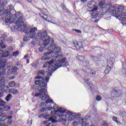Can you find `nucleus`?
Returning <instances> with one entry per match:
<instances>
[{
  "instance_id": "nucleus-7",
  "label": "nucleus",
  "mask_w": 126,
  "mask_h": 126,
  "mask_svg": "<svg viewBox=\"0 0 126 126\" xmlns=\"http://www.w3.org/2000/svg\"><path fill=\"white\" fill-rule=\"evenodd\" d=\"M44 87L36 86L35 88L36 94H34L35 97H39L42 101H45L46 104H51L54 103L53 100L50 99V96L47 95V89H43Z\"/></svg>"
},
{
  "instance_id": "nucleus-40",
  "label": "nucleus",
  "mask_w": 126,
  "mask_h": 126,
  "mask_svg": "<svg viewBox=\"0 0 126 126\" xmlns=\"http://www.w3.org/2000/svg\"><path fill=\"white\" fill-rule=\"evenodd\" d=\"M96 101H98V102L101 101L102 100V97H101V95H97L96 97Z\"/></svg>"
},
{
  "instance_id": "nucleus-43",
  "label": "nucleus",
  "mask_w": 126,
  "mask_h": 126,
  "mask_svg": "<svg viewBox=\"0 0 126 126\" xmlns=\"http://www.w3.org/2000/svg\"><path fill=\"white\" fill-rule=\"evenodd\" d=\"M13 41V40L12 39V38H11V37H9L7 40V43H12Z\"/></svg>"
},
{
  "instance_id": "nucleus-5",
  "label": "nucleus",
  "mask_w": 126,
  "mask_h": 126,
  "mask_svg": "<svg viewBox=\"0 0 126 126\" xmlns=\"http://www.w3.org/2000/svg\"><path fill=\"white\" fill-rule=\"evenodd\" d=\"M124 10H126V6L124 5H118L115 6H110L107 9V11L111 13L112 16H115V14H118L121 12L120 14L116 17L121 22L123 25H125L126 24V12H124Z\"/></svg>"
},
{
  "instance_id": "nucleus-11",
  "label": "nucleus",
  "mask_w": 126,
  "mask_h": 126,
  "mask_svg": "<svg viewBox=\"0 0 126 126\" xmlns=\"http://www.w3.org/2000/svg\"><path fill=\"white\" fill-rule=\"evenodd\" d=\"M98 10V7H96L93 9L91 10L92 13V18L93 19L95 18H97L98 17V15H99V17H106L107 16V11H103V10H100L98 12V14L97 13V10Z\"/></svg>"
},
{
  "instance_id": "nucleus-64",
  "label": "nucleus",
  "mask_w": 126,
  "mask_h": 126,
  "mask_svg": "<svg viewBox=\"0 0 126 126\" xmlns=\"http://www.w3.org/2000/svg\"><path fill=\"white\" fill-rule=\"evenodd\" d=\"M39 9V10H40V11H43V9L40 8V9Z\"/></svg>"
},
{
  "instance_id": "nucleus-29",
  "label": "nucleus",
  "mask_w": 126,
  "mask_h": 126,
  "mask_svg": "<svg viewBox=\"0 0 126 126\" xmlns=\"http://www.w3.org/2000/svg\"><path fill=\"white\" fill-rule=\"evenodd\" d=\"M7 37V35L5 34H4L2 37H0V43L3 45V41L5 40V38Z\"/></svg>"
},
{
  "instance_id": "nucleus-45",
  "label": "nucleus",
  "mask_w": 126,
  "mask_h": 126,
  "mask_svg": "<svg viewBox=\"0 0 126 126\" xmlns=\"http://www.w3.org/2000/svg\"><path fill=\"white\" fill-rule=\"evenodd\" d=\"M8 49L9 50V51H10L11 52L12 51H13V47H12V46H9L8 47Z\"/></svg>"
},
{
  "instance_id": "nucleus-8",
  "label": "nucleus",
  "mask_w": 126,
  "mask_h": 126,
  "mask_svg": "<svg viewBox=\"0 0 126 126\" xmlns=\"http://www.w3.org/2000/svg\"><path fill=\"white\" fill-rule=\"evenodd\" d=\"M25 30H22L24 31L25 34H27L24 36L23 41L25 42H28L30 39H33L35 37L36 35V32L37 31V28H28L27 29H24Z\"/></svg>"
},
{
  "instance_id": "nucleus-12",
  "label": "nucleus",
  "mask_w": 126,
  "mask_h": 126,
  "mask_svg": "<svg viewBox=\"0 0 126 126\" xmlns=\"http://www.w3.org/2000/svg\"><path fill=\"white\" fill-rule=\"evenodd\" d=\"M83 68L84 69L83 70H76L77 74H80V72H86L87 73L90 74L91 77H94L95 75H96V71L93 69L86 65H84Z\"/></svg>"
},
{
  "instance_id": "nucleus-41",
  "label": "nucleus",
  "mask_w": 126,
  "mask_h": 126,
  "mask_svg": "<svg viewBox=\"0 0 126 126\" xmlns=\"http://www.w3.org/2000/svg\"><path fill=\"white\" fill-rule=\"evenodd\" d=\"M72 30V31H75V32H76V33H78V34H81L82 33V32L79 30L73 29Z\"/></svg>"
},
{
  "instance_id": "nucleus-54",
  "label": "nucleus",
  "mask_w": 126,
  "mask_h": 126,
  "mask_svg": "<svg viewBox=\"0 0 126 126\" xmlns=\"http://www.w3.org/2000/svg\"><path fill=\"white\" fill-rule=\"evenodd\" d=\"M17 66H19L20 67H21V68H22V67H23V65H22V64H17Z\"/></svg>"
},
{
  "instance_id": "nucleus-31",
  "label": "nucleus",
  "mask_w": 126,
  "mask_h": 126,
  "mask_svg": "<svg viewBox=\"0 0 126 126\" xmlns=\"http://www.w3.org/2000/svg\"><path fill=\"white\" fill-rule=\"evenodd\" d=\"M11 99H12V95H11V94H9L6 96L5 100L6 101V102H9V101H10Z\"/></svg>"
},
{
  "instance_id": "nucleus-46",
  "label": "nucleus",
  "mask_w": 126,
  "mask_h": 126,
  "mask_svg": "<svg viewBox=\"0 0 126 126\" xmlns=\"http://www.w3.org/2000/svg\"><path fill=\"white\" fill-rule=\"evenodd\" d=\"M101 126H108V123L107 122H104Z\"/></svg>"
},
{
  "instance_id": "nucleus-32",
  "label": "nucleus",
  "mask_w": 126,
  "mask_h": 126,
  "mask_svg": "<svg viewBox=\"0 0 126 126\" xmlns=\"http://www.w3.org/2000/svg\"><path fill=\"white\" fill-rule=\"evenodd\" d=\"M16 68H17V67H13L11 69H8L7 71V75H11V74H12V72H13V71H12V69H16Z\"/></svg>"
},
{
  "instance_id": "nucleus-4",
  "label": "nucleus",
  "mask_w": 126,
  "mask_h": 126,
  "mask_svg": "<svg viewBox=\"0 0 126 126\" xmlns=\"http://www.w3.org/2000/svg\"><path fill=\"white\" fill-rule=\"evenodd\" d=\"M6 46L2 43H0V75H4L6 68H10L13 63L9 62L6 63L5 58L9 56V51H6L3 52L1 49H5Z\"/></svg>"
},
{
  "instance_id": "nucleus-37",
  "label": "nucleus",
  "mask_w": 126,
  "mask_h": 126,
  "mask_svg": "<svg viewBox=\"0 0 126 126\" xmlns=\"http://www.w3.org/2000/svg\"><path fill=\"white\" fill-rule=\"evenodd\" d=\"M39 15H40V16H41V17H42V18H43V19H44V20H45V21L50 22V20H49L46 19V18L44 17L43 15H46L45 14L39 13Z\"/></svg>"
},
{
  "instance_id": "nucleus-63",
  "label": "nucleus",
  "mask_w": 126,
  "mask_h": 126,
  "mask_svg": "<svg viewBox=\"0 0 126 126\" xmlns=\"http://www.w3.org/2000/svg\"><path fill=\"white\" fill-rule=\"evenodd\" d=\"M27 63H29V60H27Z\"/></svg>"
},
{
  "instance_id": "nucleus-53",
  "label": "nucleus",
  "mask_w": 126,
  "mask_h": 126,
  "mask_svg": "<svg viewBox=\"0 0 126 126\" xmlns=\"http://www.w3.org/2000/svg\"><path fill=\"white\" fill-rule=\"evenodd\" d=\"M87 0H81L82 2H83V3H85V2H86V1H87Z\"/></svg>"
},
{
  "instance_id": "nucleus-14",
  "label": "nucleus",
  "mask_w": 126,
  "mask_h": 126,
  "mask_svg": "<svg viewBox=\"0 0 126 126\" xmlns=\"http://www.w3.org/2000/svg\"><path fill=\"white\" fill-rule=\"evenodd\" d=\"M67 116H68V120L69 122H72V121H74V120H78L81 117L79 114L74 113H70V112H67Z\"/></svg>"
},
{
  "instance_id": "nucleus-26",
  "label": "nucleus",
  "mask_w": 126,
  "mask_h": 126,
  "mask_svg": "<svg viewBox=\"0 0 126 126\" xmlns=\"http://www.w3.org/2000/svg\"><path fill=\"white\" fill-rule=\"evenodd\" d=\"M6 102L0 99V107H3ZM3 113L1 112V108H0V117L2 115Z\"/></svg>"
},
{
  "instance_id": "nucleus-15",
  "label": "nucleus",
  "mask_w": 126,
  "mask_h": 126,
  "mask_svg": "<svg viewBox=\"0 0 126 126\" xmlns=\"http://www.w3.org/2000/svg\"><path fill=\"white\" fill-rule=\"evenodd\" d=\"M2 11L4 13H6L7 14H12V13L15 12V10H14V7L13 5H9L7 7V9L5 10L4 8H3L2 10H0Z\"/></svg>"
},
{
  "instance_id": "nucleus-48",
  "label": "nucleus",
  "mask_w": 126,
  "mask_h": 126,
  "mask_svg": "<svg viewBox=\"0 0 126 126\" xmlns=\"http://www.w3.org/2000/svg\"><path fill=\"white\" fill-rule=\"evenodd\" d=\"M12 123V121L8 120L7 123V124L8 126H9V125H11Z\"/></svg>"
},
{
  "instance_id": "nucleus-23",
  "label": "nucleus",
  "mask_w": 126,
  "mask_h": 126,
  "mask_svg": "<svg viewBox=\"0 0 126 126\" xmlns=\"http://www.w3.org/2000/svg\"><path fill=\"white\" fill-rule=\"evenodd\" d=\"M88 7L90 9H92V8L93 9H94L95 7H97V6H96V2L94 1H91L89 2L88 3Z\"/></svg>"
},
{
  "instance_id": "nucleus-3",
  "label": "nucleus",
  "mask_w": 126,
  "mask_h": 126,
  "mask_svg": "<svg viewBox=\"0 0 126 126\" xmlns=\"http://www.w3.org/2000/svg\"><path fill=\"white\" fill-rule=\"evenodd\" d=\"M54 48V53H52L51 56L53 58V63L49 64L48 66V72H50L53 74L54 71L57 70L58 68L62 67V66H68V62H66V59L63 58V56L61 54L62 48L60 47L53 46Z\"/></svg>"
},
{
  "instance_id": "nucleus-13",
  "label": "nucleus",
  "mask_w": 126,
  "mask_h": 126,
  "mask_svg": "<svg viewBox=\"0 0 126 126\" xmlns=\"http://www.w3.org/2000/svg\"><path fill=\"white\" fill-rule=\"evenodd\" d=\"M114 63H115V58L111 57L109 60L107 61V66L104 71L106 74H107V73L111 71V70L113 68V64H114Z\"/></svg>"
},
{
  "instance_id": "nucleus-27",
  "label": "nucleus",
  "mask_w": 126,
  "mask_h": 126,
  "mask_svg": "<svg viewBox=\"0 0 126 126\" xmlns=\"http://www.w3.org/2000/svg\"><path fill=\"white\" fill-rule=\"evenodd\" d=\"M53 63H54V59H52L50 61L45 63L43 64V67H44V68H46V67H47L48 65H50V64H53Z\"/></svg>"
},
{
  "instance_id": "nucleus-36",
  "label": "nucleus",
  "mask_w": 126,
  "mask_h": 126,
  "mask_svg": "<svg viewBox=\"0 0 126 126\" xmlns=\"http://www.w3.org/2000/svg\"><path fill=\"white\" fill-rule=\"evenodd\" d=\"M15 14H13V15H15L16 16V18H17V17H21V16H22V14L21 13V12H15Z\"/></svg>"
},
{
  "instance_id": "nucleus-62",
  "label": "nucleus",
  "mask_w": 126,
  "mask_h": 126,
  "mask_svg": "<svg viewBox=\"0 0 126 126\" xmlns=\"http://www.w3.org/2000/svg\"><path fill=\"white\" fill-rule=\"evenodd\" d=\"M109 18H110V17H106V18H105V19L108 20L109 19Z\"/></svg>"
},
{
  "instance_id": "nucleus-19",
  "label": "nucleus",
  "mask_w": 126,
  "mask_h": 126,
  "mask_svg": "<svg viewBox=\"0 0 126 126\" xmlns=\"http://www.w3.org/2000/svg\"><path fill=\"white\" fill-rule=\"evenodd\" d=\"M120 94L121 93H120V91H116L115 89H113L111 93L112 100H114V99H117L118 97H120Z\"/></svg>"
},
{
  "instance_id": "nucleus-58",
  "label": "nucleus",
  "mask_w": 126,
  "mask_h": 126,
  "mask_svg": "<svg viewBox=\"0 0 126 126\" xmlns=\"http://www.w3.org/2000/svg\"><path fill=\"white\" fill-rule=\"evenodd\" d=\"M47 123H48V121H44V122H43V124L44 125H46V124H47Z\"/></svg>"
},
{
  "instance_id": "nucleus-49",
  "label": "nucleus",
  "mask_w": 126,
  "mask_h": 126,
  "mask_svg": "<svg viewBox=\"0 0 126 126\" xmlns=\"http://www.w3.org/2000/svg\"><path fill=\"white\" fill-rule=\"evenodd\" d=\"M122 71H123L124 74H126V69L125 68H123L122 69Z\"/></svg>"
},
{
  "instance_id": "nucleus-22",
  "label": "nucleus",
  "mask_w": 126,
  "mask_h": 126,
  "mask_svg": "<svg viewBox=\"0 0 126 126\" xmlns=\"http://www.w3.org/2000/svg\"><path fill=\"white\" fill-rule=\"evenodd\" d=\"M89 80H90V79H89V78H88V77H87V76L85 77L84 81H85V83H86L87 86H88V87H90V90L92 91V92H93V88L94 87V86H93V85H92V84H91V83L89 82Z\"/></svg>"
},
{
  "instance_id": "nucleus-28",
  "label": "nucleus",
  "mask_w": 126,
  "mask_h": 126,
  "mask_svg": "<svg viewBox=\"0 0 126 126\" xmlns=\"http://www.w3.org/2000/svg\"><path fill=\"white\" fill-rule=\"evenodd\" d=\"M9 93H11L12 94H13L14 95H16L18 94V91L15 89L12 88L9 90Z\"/></svg>"
},
{
  "instance_id": "nucleus-52",
  "label": "nucleus",
  "mask_w": 126,
  "mask_h": 126,
  "mask_svg": "<svg viewBox=\"0 0 126 126\" xmlns=\"http://www.w3.org/2000/svg\"><path fill=\"white\" fill-rule=\"evenodd\" d=\"M7 119H8V120H11V119H12V116H9V117H7Z\"/></svg>"
},
{
  "instance_id": "nucleus-17",
  "label": "nucleus",
  "mask_w": 126,
  "mask_h": 126,
  "mask_svg": "<svg viewBox=\"0 0 126 126\" xmlns=\"http://www.w3.org/2000/svg\"><path fill=\"white\" fill-rule=\"evenodd\" d=\"M99 4L102 8H104L106 10L103 11H107L106 13L105 12V14H106V15H108V14H111V13L109 12L107 10V9H109V8H110L111 6L109 7V5H108V4H107L104 2V0L100 1V2H99Z\"/></svg>"
},
{
  "instance_id": "nucleus-60",
  "label": "nucleus",
  "mask_w": 126,
  "mask_h": 126,
  "mask_svg": "<svg viewBox=\"0 0 126 126\" xmlns=\"http://www.w3.org/2000/svg\"><path fill=\"white\" fill-rule=\"evenodd\" d=\"M27 0L28 1V2H32V0Z\"/></svg>"
},
{
  "instance_id": "nucleus-44",
  "label": "nucleus",
  "mask_w": 126,
  "mask_h": 126,
  "mask_svg": "<svg viewBox=\"0 0 126 126\" xmlns=\"http://www.w3.org/2000/svg\"><path fill=\"white\" fill-rule=\"evenodd\" d=\"M46 126H56V125H55L54 124H53V123H48Z\"/></svg>"
},
{
  "instance_id": "nucleus-10",
  "label": "nucleus",
  "mask_w": 126,
  "mask_h": 126,
  "mask_svg": "<svg viewBox=\"0 0 126 126\" xmlns=\"http://www.w3.org/2000/svg\"><path fill=\"white\" fill-rule=\"evenodd\" d=\"M24 18L23 16L19 17L18 19L15 22V25L14 26V29L20 31L21 30H25L27 28V25H24Z\"/></svg>"
},
{
  "instance_id": "nucleus-21",
  "label": "nucleus",
  "mask_w": 126,
  "mask_h": 126,
  "mask_svg": "<svg viewBox=\"0 0 126 126\" xmlns=\"http://www.w3.org/2000/svg\"><path fill=\"white\" fill-rule=\"evenodd\" d=\"M77 59L79 62H82L86 66L89 65V61H88V60H86L85 58L83 56L79 55L77 56Z\"/></svg>"
},
{
  "instance_id": "nucleus-59",
  "label": "nucleus",
  "mask_w": 126,
  "mask_h": 126,
  "mask_svg": "<svg viewBox=\"0 0 126 126\" xmlns=\"http://www.w3.org/2000/svg\"><path fill=\"white\" fill-rule=\"evenodd\" d=\"M99 20H100L99 19H95V21H94V22L97 23V22H98L99 21Z\"/></svg>"
},
{
  "instance_id": "nucleus-30",
  "label": "nucleus",
  "mask_w": 126,
  "mask_h": 126,
  "mask_svg": "<svg viewBox=\"0 0 126 126\" xmlns=\"http://www.w3.org/2000/svg\"><path fill=\"white\" fill-rule=\"evenodd\" d=\"M38 118L39 119H45L46 120H48V117H47V115H46V114L43 113L40 115H39Z\"/></svg>"
},
{
  "instance_id": "nucleus-9",
  "label": "nucleus",
  "mask_w": 126,
  "mask_h": 126,
  "mask_svg": "<svg viewBox=\"0 0 126 126\" xmlns=\"http://www.w3.org/2000/svg\"><path fill=\"white\" fill-rule=\"evenodd\" d=\"M0 16H1L2 19L5 23H13L16 19L15 15L3 13L1 10H0Z\"/></svg>"
},
{
  "instance_id": "nucleus-42",
  "label": "nucleus",
  "mask_w": 126,
  "mask_h": 126,
  "mask_svg": "<svg viewBox=\"0 0 126 126\" xmlns=\"http://www.w3.org/2000/svg\"><path fill=\"white\" fill-rule=\"evenodd\" d=\"M45 50V48L44 47L40 46L38 48L39 52H40V53H42V52H44V50Z\"/></svg>"
},
{
  "instance_id": "nucleus-33",
  "label": "nucleus",
  "mask_w": 126,
  "mask_h": 126,
  "mask_svg": "<svg viewBox=\"0 0 126 126\" xmlns=\"http://www.w3.org/2000/svg\"><path fill=\"white\" fill-rule=\"evenodd\" d=\"M112 119L114 122H116V123H117L118 126H121L122 125V123H121V122H120V121L118 120V118H117L116 117H113L112 118Z\"/></svg>"
},
{
  "instance_id": "nucleus-39",
  "label": "nucleus",
  "mask_w": 126,
  "mask_h": 126,
  "mask_svg": "<svg viewBox=\"0 0 126 126\" xmlns=\"http://www.w3.org/2000/svg\"><path fill=\"white\" fill-rule=\"evenodd\" d=\"M92 59L94 61V62H98L100 61V59L97 57H94L93 56H91Z\"/></svg>"
},
{
  "instance_id": "nucleus-57",
  "label": "nucleus",
  "mask_w": 126,
  "mask_h": 126,
  "mask_svg": "<svg viewBox=\"0 0 126 126\" xmlns=\"http://www.w3.org/2000/svg\"><path fill=\"white\" fill-rule=\"evenodd\" d=\"M32 66L33 67H36V63H34L32 65Z\"/></svg>"
},
{
  "instance_id": "nucleus-2",
  "label": "nucleus",
  "mask_w": 126,
  "mask_h": 126,
  "mask_svg": "<svg viewBox=\"0 0 126 126\" xmlns=\"http://www.w3.org/2000/svg\"><path fill=\"white\" fill-rule=\"evenodd\" d=\"M47 37V31H40L37 33L36 35L35 40L39 41V44H41L43 45L44 47L48 46V45H50L47 48L48 51H50V52L46 53L44 54L43 56L41 58L42 61H45L46 60H50L51 59L50 55H52L53 53H55V50H54L57 47H60L55 44V39L53 38H46L45 40L44 39ZM56 46V47H54Z\"/></svg>"
},
{
  "instance_id": "nucleus-20",
  "label": "nucleus",
  "mask_w": 126,
  "mask_h": 126,
  "mask_svg": "<svg viewBox=\"0 0 126 126\" xmlns=\"http://www.w3.org/2000/svg\"><path fill=\"white\" fill-rule=\"evenodd\" d=\"M79 123L82 126H95V125L89 126V123H87V118H81L79 120Z\"/></svg>"
},
{
  "instance_id": "nucleus-18",
  "label": "nucleus",
  "mask_w": 126,
  "mask_h": 126,
  "mask_svg": "<svg viewBox=\"0 0 126 126\" xmlns=\"http://www.w3.org/2000/svg\"><path fill=\"white\" fill-rule=\"evenodd\" d=\"M73 45L77 50H79L80 49H83V47H84V42L75 41L73 42Z\"/></svg>"
},
{
  "instance_id": "nucleus-35",
  "label": "nucleus",
  "mask_w": 126,
  "mask_h": 126,
  "mask_svg": "<svg viewBox=\"0 0 126 126\" xmlns=\"http://www.w3.org/2000/svg\"><path fill=\"white\" fill-rule=\"evenodd\" d=\"M8 85L10 87H14L15 85H16V83H15V81H10L8 83Z\"/></svg>"
},
{
  "instance_id": "nucleus-24",
  "label": "nucleus",
  "mask_w": 126,
  "mask_h": 126,
  "mask_svg": "<svg viewBox=\"0 0 126 126\" xmlns=\"http://www.w3.org/2000/svg\"><path fill=\"white\" fill-rule=\"evenodd\" d=\"M7 120V116L5 114V113L2 114L1 116H0V125L2 126V125H3V124H1V122H4V121H6Z\"/></svg>"
},
{
  "instance_id": "nucleus-25",
  "label": "nucleus",
  "mask_w": 126,
  "mask_h": 126,
  "mask_svg": "<svg viewBox=\"0 0 126 126\" xmlns=\"http://www.w3.org/2000/svg\"><path fill=\"white\" fill-rule=\"evenodd\" d=\"M39 106L40 108V111L41 112V113H43V112H45V109L46 108V103H45V102H42L41 103H40L39 104Z\"/></svg>"
},
{
  "instance_id": "nucleus-1",
  "label": "nucleus",
  "mask_w": 126,
  "mask_h": 126,
  "mask_svg": "<svg viewBox=\"0 0 126 126\" xmlns=\"http://www.w3.org/2000/svg\"><path fill=\"white\" fill-rule=\"evenodd\" d=\"M45 111V115L47 117L48 119L50 118V116H51V118L49 119V121H51L52 123H56L57 122H62L63 125H65L66 120V114H64L65 111H66L63 108L59 107V106L57 105L56 103L52 102L50 103V105L48 108L44 109Z\"/></svg>"
},
{
  "instance_id": "nucleus-61",
  "label": "nucleus",
  "mask_w": 126,
  "mask_h": 126,
  "mask_svg": "<svg viewBox=\"0 0 126 126\" xmlns=\"http://www.w3.org/2000/svg\"><path fill=\"white\" fill-rule=\"evenodd\" d=\"M49 22H51V23H52L53 24H56V23H54V22H52V21H49Z\"/></svg>"
},
{
  "instance_id": "nucleus-16",
  "label": "nucleus",
  "mask_w": 126,
  "mask_h": 126,
  "mask_svg": "<svg viewBox=\"0 0 126 126\" xmlns=\"http://www.w3.org/2000/svg\"><path fill=\"white\" fill-rule=\"evenodd\" d=\"M5 82V78L2 75H0V91L2 92H5V88L6 87L2 84Z\"/></svg>"
},
{
  "instance_id": "nucleus-47",
  "label": "nucleus",
  "mask_w": 126,
  "mask_h": 126,
  "mask_svg": "<svg viewBox=\"0 0 126 126\" xmlns=\"http://www.w3.org/2000/svg\"><path fill=\"white\" fill-rule=\"evenodd\" d=\"M4 96V94L3 92L0 93V98H2Z\"/></svg>"
},
{
  "instance_id": "nucleus-50",
  "label": "nucleus",
  "mask_w": 126,
  "mask_h": 126,
  "mask_svg": "<svg viewBox=\"0 0 126 126\" xmlns=\"http://www.w3.org/2000/svg\"><path fill=\"white\" fill-rule=\"evenodd\" d=\"M31 44H32V46H35V45H36V42L32 41Z\"/></svg>"
},
{
  "instance_id": "nucleus-38",
  "label": "nucleus",
  "mask_w": 126,
  "mask_h": 126,
  "mask_svg": "<svg viewBox=\"0 0 126 126\" xmlns=\"http://www.w3.org/2000/svg\"><path fill=\"white\" fill-rule=\"evenodd\" d=\"M5 105V104H4ZM2 106V107H3L4 110L5 111H9V110H10V109H11V107H10V106L9 105H6V106Z\"/></svg>"
},
{
  "instance_id": "nucleus-34",
  "label": "nucleus",
  "mask_w": 126,
  "mask_h": 126,
  "mask_svg": "<svg viewBox=\"0 0 126 126\" xmlns=\"http://www.w3.org/2000/svg\"><path fill=\"white\" fill-rule=\"evenodd\" d=\"M0 1H1V0H0ZM8 2V1H7V0H3L2 5L0 3V8H1V7H2V6H3L4 5H5V4H7Z\"/></svg>"
},
{
  "instance_id": "nucleus-6",
  "label": "nucleus",
  "mask_w": 126,
  "mask_h": 126,
  "mask_svg": "<svg viewBox=\"0 0 126 126\" xmlns=\"http://www.w3.org/2000/svg\"><path fill=\"white\" fill-rule=\"evenodd\" d=\"M52 75V73L49 71H45L44 70H41L38 71L37 76L35 77L36 80L34 82L35 85H38L39 87H46L48 85V82L50 80L49 76Z\"/></svg>"
},
{
  "instance_id": "nucleus-55",
  "label": "nucleus",
  "mask_w": 126,
  "mask_h": 126,
  "mask_svg": "<svg viewBox=\"0 0 126 126\" xmlns=\"http://www.w3.org/2000/svg\"><path fill=\"white\" fill-rule=\"evenodd\" d=\"M62 9L63 10H66V7H65V6H63L62 7Z\"/></svg>"
},
{
  "instance_id": "nucleus-51",
  "label": "nucleus",
  "mask_w": 126,
  "mask_h": 126,
  "mask_svg": "<svg viewBox=\"0 0 126 126\" xmlns=\"http://www.w3.org/2000/svg\"><path fill=\"white\" fill-rule=\"evenodd\" d=\"M13 55L14 56H17L18 55V51L14 52Z\"/></svg>"
},
{
  "instance_id": "nucleus-56",
  "label": "nucleus",
  "mask_w": 126,
  "mask_h": 126,
  "mask_svg": "<svg viewBox=\"0 0 126 126\" xmlns=\"http://www.w3.org/2000/svg\"><path fill=\"white\" fill-rule=\"evenodd\" d=\"M28 57H29V56H28V55H26L24 56V59H27V58H28Z\"/></svg>"
}]
</instances>
